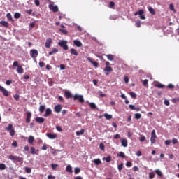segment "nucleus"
<instances>
[{
  "label": "nucleus",
  "instance_id": "1",
  "mask_svg": "<svg viewBox=\"0 0 179 179\" xmlns=\"http://www.w3.org/2000/svg\"><path fill=\"white\" fill-rule=\"evenodd\" d=\"M13 68H17V73H23L24 72V70L23 69V67L21 65H19V62L15 61L13 64Z\"/></svg>",
  "mask_w": 179,
  "mask_h": 179
},
{
  "label": "nucleus",
  "instance_id": "2",
  "mask_svg": "<svg viewBox=\"0 0 179 179\" xmlns=\"http://www.w3.org/2000/svg\"><path fill=\"white\" fill-rule=\"evenodd\" d=\"M58 45H59V47H62L63 50H65V51H66V50L69 48L68 47V41H64V40L59 41L58 43Z\"/></svg>",
  "mask_w": 179,
  "mask_h": 179
},
{
  "label": "nucleus",
  "instance_id": "3",
  "mask_svg": "<svg viewBox=\"0 0 179 179\" xmlns=\"http://www.w3.org/2000/svg\"><path fill=\"white\" fill-rule=\"evenodd\" d=\"M157 138V136L156 135V130L153 129L151 132V138L150 142L152 145L156 143V139Z\"/></svg>",
  "mask_w": 179,
  "mask_h": 179
},
{
  "label": "nucleus",
  "instance_id": "4",
  "mask_svg": "<svg viewBox=\"0 0 179 179\" xmlns=\"http://www.w3.org/2000/svg\"><path fill=\"white\" fill-rule=\"evenodd\" d=\"M8 159L12 160V162H18L19 163H20V162H23V158L15 155H9Z\"/></svg>",
  "mask_w": 179,
  "mask_h": 179
},
{
  "label": "nucleus",
  "instance_id": "5",
  "mask_svg": "<svg viewBox=\"0 0 179 179\" xmlns=\"http://www.w3.org/2000/svg\"><path fill=\"white\" fill-rule=\"evenodd\" d=\"M143 13H145L143 10H139L138 11L134 13V16H138V15H139L140 19H141V20H145L146 19V16H145Z\"/></svg>",
  "mask_w": 179,
  "mask_h": 179
},
{
  "label": "nucleus",
  "instance_id": "6",
  "mask_svg": "<svg viewBox=\"0 0 179 179\" xmlns=\"http://www.w3.org/2000/svg\"><path fill=\"white\" fill-rule=\"evenodd\" d=\"M73 100H78L80 103H85V99L83 95L75 94L73 96Z\"/></svg>",
  "mask_w": 179,
  "mask_h": 179
},
{
  "label": "nucleus",
  "instance_id": "7",
  "mask_svg": "<svg viewBox=\"0 0 179 179\" xmlns=\"http://www.w3.org/2000/svg\"><path fill=\"white\" fill-rule=\"evenodd\" d=\"M0 92H1L3 94V96H5V97H8V96H9V92H8V90L6 89H5L3 87H2V85H0Z\"/></svg>",
  "mask_w": 179,
  "mask_h": 179
},
{
  "label": "nucleus",
  "instance_id": "8",
  "mask_svg": "<svg viewBox=\"0 0 179 179\" xmlns=\"http://www.w3.org/2000/svg\"><path fill=\"white\" fill-rule=\"evenodd\" d=\"M31 58H37L38 57V51L36 49H32L31 50Z\"/></svg>",
  "mask_w": 179,
  "mask_h": 179
},
{
  "label": "nucleus",
  "instance_id": "9",
  "mask_svg": "<svg viewBox=\"0 0 179 179\" xmlns=\"http://www.w3.org/2000/svg\"><path fill=\"white\" fill-rule=\"evenodd\" d=\"M105 72V75H110L111 72H113V67L111 66H106L103 69Z\"/></svg>",
  "mask_w": 179,
  "mask_h": 179
},
{
  "label": "nucleus",
  "instance_id": "10",
  "mask_svg": "<svg viewBox=\"0 0 179 179\" xmlns=\"http://www.w3.org/2000/svg\"><path fill=\"white\" fill-rule=\"evenodd\" d=\"M51 44H52V39H51V38L46 39L45 47H46V48H50Z\"/></svg>",
  "mask_w": 179,
  "mask_h": 179
},
{
  "label": "nucleus",
  "instance_id": "11",
  "mask_svg": "<svg viewBox=\"0 0 179 179\" xmlns=\"http://www.w3.org/2000/svg\"><path fill=\"white\" fill-rule=\"evenodd\" d=\"M49 8L50 10H52V12L56 13L58 11V6H54V4H50Z\"/></svg>",
  "mask_w": 179,
  "mask_h": 179
},
{
  "label": "nucleus",
  "instance_id": "12",
  "mask_svg": "<svg viewBox=\"0 0 179 179\" xmlns=\"http://www.w3.org/2000/svg\"><path fill=\"white\" fill-rule=\"evenodd\" d=\"M87 61H89V62H90L91 64H92V65H94L95 66V68H97L99 66V63H97V62H94L93 61L92 58L90 57H87Z\"/></svg>",
  "mask_w": 179,
  "mask_h": 179
},
{
  "label": "nucleus",
  "instance_id": "13",
  "mask_svg": "<svg viewBox=\"0 0 179 179\" xmlns=\"http://www.w3.org/2000/svg\"><path fill=\"white\" fill-rule=\"evenodd\" d=\"M62 110V106H61V104H58L55 106L54 108V110L55 111V113H59Z\"/></svg>",
  "mask_w": 179,
  "mask_h": 179
},
{
  "label": "nucleus",
  "instance_id": "14",
  "mask_svg": "<svg viewBox=\"0 0 179 179\" xmlns=\"http://www.w3.org/2000/svg\"><path fill=\"white\" fill-rule=\"evenodd\" d=\"M31 120V112L27 113L26 122L29 124Z\"/></svg>",
  "mask_w": 179,
  "mask_h": 179
},
{
  "label": "nucleus",
  "instance_id": "15",
  "mask_svg": "<svg viewBox=\"0 0 179 179\" xmlns=\"http://www.w3.org/2000/svg\"><path fill=\"white\" fill-rule=\"evenodd\" d=\"M51 114H52V110H51V108H48L45 110V113L43 117H48L49 115H51Z\"/></svg>",
  "mask_w": 179,
  "mask_h": 179
},
{
  "label": "nucleus",
  "instance_id": "16",
  "mask_svg": "<svg viewBox=\"0 0 179 179\" xmlns=\"http://www.w3.org/2000/svg\"><path fill=\"white\" fill-rule=\"evenodd\" d=\"M64 96L66 99H72V97H73V95H72V94L69 92V91H66L64 92Z\"/></svg>",
  "mask_w": 179,
  "mask_h": 179
},
{
  "label": "nucleus",
  "instance_id": "17",
  "mask_svg": "<svg viewBox=\"0 0 179 179\" xmlns=\"http://www.w3.org/2000/svg\"><path fill=\"white\" fill-rule=\"evenodd\" d=\"M121 143H122V146H123L124 148H127V146H128V140L125 138H122L121 140Z\"/></svg>",
  "mask_w": 179,
  "mask_h": 179
},
{
  "label": "nucleus",
  "instance_id": "18",
  "mask_svg": "<svg viewBox=\"0 0 179 179\" xmlns=\"http://www.w3.org/2000/svg\"><path fill=\"white\" fill-rule=\"evenodd\" d=\"M46 136L49 139H55L57 138V134H53L51 133H47Z\"/></svg>",
  "mask_w": 179,
  "mask_h": 179
},
{
  "label": "nucleus",
  "instance_id": "19",
  "mask_svg": "<svg viewBox=\"0 0 179 179\" xmlns=\"http://www.w3.org/2000/svg\"><path fill=\"white\" fill-rule=\"evenodd\" d=\"M35 121H36L38 124H43V122L45 121V119H44V117H36Z\"/></svg>",
  "mask_w": 179,
  "mask_h": 179
},
{
  "label": "nucleus",
  "instance_id": "20",
  "mask_svg": "<svg viewBox=\"0 0 179 179\" xmlns=\"http://www.w3.org/2000/svg\"><path fill=\"white\" fill-rule=\"evenodd\" d=\"M70 52H71V55H75L76 57H78V50H76V49H75V48H71L70 50Z\"/></svg>",
  "mask_w": 179,
  "mask_h": 179
},
{
  "label": "nucleus",
  "instance_id": "21",
  "mask_svg": "<svg viewBox=\"0 0 179 179\" xmlns=\"http://www.w3.org/2000/svg\"><path fill=\"white\" fill-rule=\"evenodd\" d=\"M73 44L76 47H82V42H80V41L74 40Z\"/></svg>",
  "mask_w": 179,
  "mask_h": 179
},
{
  "label": "nucleus",
  "instance_id": "22",
  "mask_svg": "<svg viewBox=\"0 0 179 179\" xmlns=\"http://www.w3.org/2000/svg\"><path fill=\"white\" fill-rule=\"evenodd\" d=\"M59 50L57 48H53L50 52H49V55H54V54H57Z\"/></svg>",
  "mask_w": 179,
  "mask_h": 179
},
{
  "label": "nucleus",
  "instance_id": "23",
  "mask_svg": "<svg viewBox=\"0 0 179 179\" xmlns=\"http://www.w3.org/2000/svg\"><path fill=\"white\" fill-rule=\"evenodd\" d=\"M0 24L3 26V27H9V23H8L6 21H0Z\"/></svg>",
  "mask_w": 179,
  "mask_h": 179
},
{
  "label": "nucleus",
  "instance_id": "24",
  "mask_svg": "<svg viewBox=\"0 0 179 179\" xmlns=\"http://www.w3.org/2000/svg\"><path fill=\"white\" fill-rule=\"evenodd\" d=\"M155 87H158V89H163V87H164V85L161 84L160 83H158L157 84L154 85Z\"/></svg>",
  "mask_w": 179,
  "mask_h": 179
},
{
  "label": "nucleus",
  "instance_id": "25",
  "mask_svg": "<svg viewBox=\"0 0 179 179\" xmlns=\"http://www.w3.org/2000/svg\"><path fill=\"white\" fill-rule=\"evenodd\" d=\"M28 142L30 143V145H33L34 142V137L33 136H30L28 138Z\"/></svg>",
  "mask_w": 179,
  "mask_h": 179
},
{
  "label": "nucleus",
  "instance_id": "26",
  "mask_svg": "<svg viewBox=\"0 0 179 179\" xmlns=\"http://www.w3.org/2000/svg\"><path fill=\"white\" fill-rule=\"evenodd\" d=\"M83 134H85V129H82L80 131L76 132L77 136H80V135H83Z\"/></svg>",
  "mask_w": 179,
  "mask_h": 179
},
{
  "label": "nucleus",
  "instance_id": "27",
  "mask_svg": "<svg viewBox=\"0 0 179 179\" xmlns=\"http://www.w3.org/2000/svg\"><path fill=\"white\" fill-rule=\"evenodd\" d=\"M89 106L92 110H96L97 108V106H96V103L92 102L89 103Z\"/></svg>",
  "mask_w": 179,
  "mask_h": 179
},
{
  "label": "nucleus",
  "instance_id": "28",
  "mask_svg": "<svg viewBox=\"0 0 179 179\" xmlns=\"http://www.w3.org/2000/svg\"><path fill=\"white\" fill-rule=\"evenodd\" d=\"M117 157H122V159H125V153L124 152H120L117 154Z\"/></svg>",
  "mask_w": 179,
  "mask_h": 179
},
{
  "label": "nucleus",
  "instance_id": "29",
  "mask_svg": "<svg viewBox=\"0 0 179 179\" xmlns=\"http://www.w3.org/2000/svg\"><path fill=\"white\" fill-rule=\"evenodd\" d=\"M66 171H67V173H73L72 166L71 165H67Z\"/></svg>",
  "mask_w": 179,
  "mask_h": 179
},
{
  "label": "nucleus",
  "instance_id": "30",
  "mask_svg": "<svg viewBox=\"0 0 179 179\" xmlns=\"http://www.w3.org/2000/svg\"><path fill=\"white\" fill-rule=\"evenodd\" d=\"M93 162L94 164H96V166H99V164H101V160L100 159H95Z\"/></svg>",
  "mask_w": 179,
  "mask_h": 179
},
{
  "label": "nucleus",
  "instance_id": "31",
  "mask_svg": "<svg viewBox=\"0 0 179 179\" xmlns=\"http://www.w3.org/2000/svg\"><path fill=\"white\" fill-rule=\"evenodd\" d=\"M105 117L106 120H112L113 119V115H108V113H105L103 115Z\"/></svg>",
  "mask_w": 179,
  "mask_h": 179
},
{
  "label": "nucleus",
  "instance_id": "32",
  "mask_svg": "<svg viewBox=\"0 0 179 179\" xmlns=\"http://www.w3.org/2000/svg\"><path fill=\"white\" fill-rule=\"evenodd\" d=\"M106 57L108 61H114V55L109 54V55H107Z\"/></svg>",
  "mask_w": 179,
  "mask_h": 179
},
{
  "label": "nucleus",
  "instance_id": "33",
  "mask_svg": "<svg viewBox=\"0 0 179 179\" xmlns=\"http://www.w3.org/2000/svg\"><path fill=\"white\" fill-rule=\"evenodd\" d=\"M45 110V106L44 105H41L40 107H39V112L41 113H43V111Z\"/></svg>",
  "mask_w": 179,
  "mask_h": 179
},
{
  "label": "nucleus",
  "instance_id": "34",
  "mask_svg": "<svg viewBox=\"0 0 179 179\" xmlns=\"http://www.w3.org/2000/svg\"><path fill=\"white\" fill-rule=\"evenodd\" d=\"M148 10L151 15H156V11H155V9H153L152 7L148 8Z\"/></svg>",
  "mask_w": 179,
  "mask_h": 179
},
{
  "label": "nucleus",
  "instance_id": "35",
  "mask_svg": "<svg viewBox=\"0 0 179 179\" xmlns=\"http://www.w3.org/2000/svg\"><path fill=\"white\" fill-rule=\"evenodd\" d=\"M13 129V125L12 124H10L8 127H5V131H11Z\"/></svg>",
  "mask_w": 179,
  "mask_h": 179
},
{
  "label": "nucleus",
  "instance_id": "36",
  "mask_svg": "<svg viewBox=\"0 0 179 179\" xmlns=\"http://www.w3.org/2000/svg\"><path fill=\"white\" fill-rule=\"evenodd\" d=\"M103 160H106V163H110V162H111V156L103 157Z\"/></svg>",
  "mask_w": 179,
  "mask_h": 179
},
{
  "label": "nucleus",
  "instance_id": "37",
  "mask_svg": "<svg viewBox=\"0 0 179 179\" xmlns=\"http://www.w3.org/2000/svg\"><path fill=\"white\" fill-rule=\"evenodd\" d=\"M142 117V115L141 113H136L134 115V118H136V120H141Z\"/></svg>",
  "mask_w": 179,
  "mask_h": 179
},
{
  "label": "nucleus",
  "instance_id": "38",
  "mask_svg": "<svg viewBox=\"0 0 179 179\" xmlns=\"http://www.w3.org/2000/svg\"><path fill=\"white\" fill-rule=\"evenodd\" d=\"M20 16H22V14H20V13H15L14 14L15 19H20Z\"/></svg>",
  "mask_w": 179,
  "mask_h": 179
},
{
  "label": "nucleus",
  "instance_id": "39",
  "mask_svg": "<svg viewBox=\"0 0 179 179\" xmlns=\"http://www.w3.org/2000/svg\"><path fill=\"white\" fill-rule=\"evenodd\" d=\"M156 174H157V176H159V177H162L163 176V173H162V171H160V170L157 169L155 171Z\"/></svg>",
  "mask_w": 179,
  "mask_h": 179
},
{
  "label": "nucleus",
  "instance_id": "40",
  "mask_svg": "<svg viewBox=\"0 0 179 179\" xmlns=\"http://www.w3.org/2000/svg\"><path fill=\"white\" fill-rule=\"evenodd\" d=\"M99 149H101L103 152H104L105 150V146L104 144L103 143H101L99 144Z\"/></svg>",
  "mask_w": 179,
  "mask_h": 179
},
{
  "label": "nucleus",
  "instance_id": "41",
  "mask_svg": "<svg viewBox=\"0 0 179 179\" xmlns=\"http://www.w3.org/2000/svg\"><path fill=\"white\" fill-rule=\"evenodd\" d=\"M59 31H60L61 33H62L63 34H68V31H66V29H59Z\"/></svg>",
  "mask_w": 179,
  "mask_h": 179
},
{
  "label": "nucleus",
  "instance_id": "42",
  "mask_svg": "<svg viewBox=\"0 0 179 179\" xmlns=\"http://www.w3.org/2000/svg\"><path fill=\"white\" fill-rule=\"evenodd\" d=\"M114 6H115V3H114V1H110L109 3V8H110L111 9H113V8H114Z\"/></svg>",
  "mask_w": 179,
  "mask_h": 179
},
{
  "label": "nucleus",
  "instance_id": "43",
  "mask_svg": "<svg viewBox=\"0 0 179 179\" xmlns=\"http://www.w3.org/2000/svg\"><path fill=\"white\" fill-rule=\"evenodd\" d=\"M6 169V165L5 164H0V170H5Z\"/></svg>",
  "mask_w": 179,
  "mask_h": 179
},
{
  "label": "nucleus",
  "instance_id": "44",
  "mask_svg": "<svg viewBox=\"0 0 179 179\" xmlns=\"http://www.w3.org/2000/svg\"><path fill=\"white\" fill-rule=\"evenodd\" d=\"M25 171L27 174H30V173H31V168L25 167Z\"/></svg>",
  "mask_w": 179,
  "mask_h": 179
},
{
  "label": "nucleus",
  "instance_id": "45",
  "mask_svg": "<svg viewBox=\"0 0 179 179\" xmlns=\"http://www.w3.org/2000/svg\"><path fill=\"white\" fill-rule=\"evenodd\" d=\"M51 167H52V170H56L57 167H58V164H52Z\"/></svg>",
  "mask_w": 179,
  "mask_h": 179
},
{
  "label": "nucleus",
  "instance_id": "46",
  "mask_svg": "<svg viewBox=\"0 0 179 179\" xmlns=\"http://www.w3.org/2000/svg\"><path fill=\"white\" fill-rule=\"evenodd\" d=\"M129 95L132 99H136V94L135 92H129Z\"/></svg>",
  "mask_w": 179,
  "mask_h": 179
},
{
  "label": "nucleus",
  "instance_id": "47",
  "mask_svg": "<svg viewBox=\"0 0 179 179\" xmlns=\"http://www.w3.org/2000/svg\"><path fill=\"white\" fill-rule=\"evenodd\" d=\"M7 18L8 19V20H10L11 22L13 21V18H12V15H10V13H7Z\"/></svg>",
  "mask_w": 179,
  "mask_h": 179
},
{
  "label": "nucleus",
  "instance_id": "48",
  "mask_svg": "<svg viewBox=\"0 0 179 179\" xmlns=\"http://www.w3.org/2000/svg\"><path fill=\"white\" fill-rule=\"evenodd\" d=\"M149 178L150 179L155 178V173L154 172H151V173H149Z\"/></svg>",
  "mask_w": 179,
  "mask_h": 179
},
{
  "label": "nucleus",
  "instance_id": "49",
  "mask_svg": "<svg viewBox=\"0 0 179 179\" xmlns=\"http://www.w3.org/2000/svg\"><path fill=\"white\" fill-rule=\"evenodd\" d=\"M74 173L75 174H79L80 173V168H75Z\"/></svg>",
  "mask_w": 179,
  "mask_h": 179
},
{
  "label": "nucleus",
  "instance_id": "50",
  "mask_svg": "<svg viewBox=\"0 0 179 179\" xmlns=\"http://www.w3.org/2000/svg\"><path fill=\"white\" fill-rule=\"evenodd\" d=\"M146 141V137H145L143 135H141L140 138V142H145Z\"/></svg>",
  "mask_w": 179,
  "mask_h": 179
},
{
  "label": "nucleus",
  "instance_id": "51",
  "mask_svg": "<svg viewBox=\"0 0 179 179\" xmlns=\"http://www.w3.org/2000/svg\"><path fill=\"white\" fill-rule=\"evenodd\" d=\"M15 129H13L11 130H10V136H15Z\"/></svg>",
  "mask_w": 179,
  "mask_h": 179
},
{
  "label": "nucleus",
  "instance_id": "52",
  "mask_svg": "<svg viewBox=\"0 0 179 179\" xmlns=\"http://www.w3.org/2000/svg\"><path fill=\"white\" fill-rule=\"evenodd\" d=\"M172 102H173L174 103H179V97L172 99Z\"/></svg>",
  "mask_w": 179,
  "mask_h": 179
},
{
  "label": "nucleus",
  "instance_id": "53",
  "mask_svg": "<svg viewBox=\"0 0 179 179\" xmlns=\"http://www.w3.org/2000/svg\"><path fill=\"white\" fill-rule=\"evenodd\" d=\"M123 168H124V164L122 163L120 165H118L119 171H121V170H122Z\"/></svg>",
  "mask_w": 179,
  "mask_h": 179
},
{
  "label": "nucleus",
  "instance_id": "54",
  "mask_svg": "<svg viewBox=\"0 0 179 179\" xmlns=\"http://www.w3.org/2000/svg\"><path fill=\"white\" fill-rule=\"evenodd\" d=\"M169 9L171 10H173V11L176 12V9H174V5H173V4L169 5Z\"/></svg>",
  "mask_w": 179,
  "mask_h": 179
},
{
  "label": "nucleus",
  "instance_id": "55",
  "mask_svg": "<svg viewBox=\"0 0 179 179\" xmlns=\"http://www.w3.org/2000/svg\"><path fill=\"white\" fill-rule=\"evenodd\" d=\"M20 97V96H19L18 94L14 95V99H15V100H16V101H19Z\"/></svg>",
  "mask_w": 179,
  "mask_h": 179
},
{
  "label": "nucleus",
  "instance_id": "56",
  "mask_svg": "<svg viewBox=\"0 0 179 179\" xmlns=\"http://www.w3.org/2000/svg\"><path fill=\"white\" fill-rule=\"evenodd\" d=\"M113 138L114 139H120V138H121V135H120V134H116Z\"/></svg>",
  "mask_w": 179,
  "mask_h": 179
},
{
  "label": "nucleus",
  "instance_id": "57",
  "mask_svg": "<svg viewBox=\"0 0 179 179\" xmlns=\"http://www.w3.org/2000/svg\"><path fill=\"white\" fill-rule=\"evenodd\" d=\"M141 24H142V22L141 21H138L136 22V27H141Z\"/></svg>",
  "mask_w": 179,
  "mask_h": 179
},
{
  "label": "nucleus",
  "instance_id": "58",
  "mask_svg": "<svg viewBox=\"0 0 179 179\" xmlns=\"http://www.w3.org/2000/svg\"><path fill=\"white\" fill-rule=\"evenodd\" d=\"M148 82H149V80H148V79L144 80V81L143 83V86H148Z\"/></svg>",
  "mask_w": 179,
  "mask_h": 179
},
{
  "label": "nucleus",
  "instance_id": "59",
  "mask_svg": "<svg viewBox=\"0 0 179 179\" xmlns=\"http://www.w3.org/2000/svg\"><path fill=\"white\" fill-rule=\"evenodd\" d=\"M56 129L58 132H62V128L59 126H56Z\"/></svg>",
  "mask_w": 179,
  "mask_h": 179
},
{
  "label": "nucleus",
  "instance_id": "60",
  "mask_svg": "<svg viewBox=\"0 0 179 179\" xmlns=\"http://www.w3.org/2000/svg\"><path fill=\"white\" fill-rule=\"evenodd\" d=\"M31 153L32 155H36V149L34 148V147H31Z\"/></svg>",
  "mask_w": 179,
  "mask_h": 179
},
{
  "label": "nucleus",
  "instance_id": "61",
  "mask_svg": "<svg viewBox=\"0 0 179 179\" xmlns=\"http://www.w3.org/2000/svg\"><path fill=\"white\" fill-rule=\"evenodd\" d=\"M126 166H127V167H132V162H127L126 163Z\"/></svg>",
  "mask_w": 179,
  "mask_h": 179
},
{
  "label": "nucleus",
  "instance_id": "62",
  "mask_svg": "<svg viewBox=\"0 0 179 179\" xmlns=\"http://www.w3.org/2000/svg\"><path fill=\"white\" fill-rule=\"evenodd\" d=\"M12 146L14 148H17V142L16 141H14L12 143Z\"/></svg>",
  "mask_w": 179,
  "mask_h": 179
},
{
  "label": "nucleus",
  "instance_id": "63",
  "mask_svg": "<svg viewBox=\"0 0 179 179\" xmlns=\"http://www.w3.org/2000/svg\"><path fill=\"white\" fill-rule=\"evenodd\" d=\"M35 5L36 6H40V1L39 0H34Z\"/></svg>",
  "mask_w": 179,
  "mask_h": 179
},
{
  "label": "nucleus",
  "instance_id": "64",
  "mask_svg": "<svg viewBox=\"0 0 179 179\" xmlns=\"http://www.w3.org/2000/svg\"><path fill=\"white\" fill-rule=\"evenodd\" d=\"M48 179H55V176H52V175L48 176Z\"/></svg>",
  "mask_w": 179,
  "mask_h": 179
}]
</instances>
